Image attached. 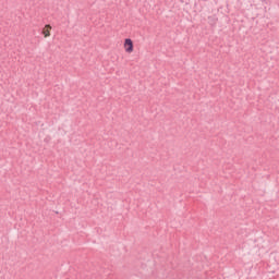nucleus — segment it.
I'll return each instance as SVG.
<instances>
[{
	"label": "nucleus",
	"mask_w": 279,
	"mask_h": 279,
	"mask_svg": "<svg viewBox=\"0 0 279 279\" xmlns=\"http://www.w3.org/2000/svg\"><path fill=\"white\" fill-rule=\"evenodd\" d=\"M51 29H53V27H51L50 24H46L41 31V34L44 36V38H49L51 36Z\"/></svg>",
	"instance_id": "2"
},
{
	"label": "nucleus",
	"mask_w": 279,
	"mask_h": 279,
	"mask_svg": "<svg viewBox=\"0 0 279 279\" xmlns=\"http://www.w3.org/2000/svg\"><path fill=\"white\" fill-rule=\"evenodd\" d=\"M123 49L129 54L134 53V41L131 38H125Z\"/></svg>",
	"instance_id": "1"
}]
</instances>
